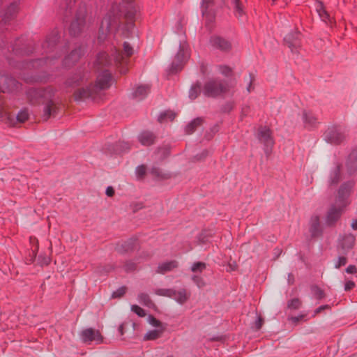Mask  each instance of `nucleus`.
Masks as SVG:
<instances>
[{
	"instance_id": "e433bc0d",
	"label": "nucleus",
	"mask_w": 357,
	"mask_h": 357,
	"mask_svg": "<svg viewBox=\"0 0 357 357\" xmlns=\"http://www.w3.org/2000/svg\"><path fill=\"white\" fill-rule=\"evenodd\" d=\"M176 116V114L171 111V110H167V111H165L162 113L160 114V115L158 116V121L162 123L163 121H165V120H170V121H173L174 119Z\"/></svg>"
},
{
	"instance_id": "a18cd8bd",
	"label": "nucleus",
	"mask_w": 357,
	"mask_h": 357,
	"mask_svg": "<svg viewBox=\"0 0 357 357\" xmlns=\"http://www.w3.org/2000/svg\"><path fill=\"white\" fill-rule=\"evenodd\" d=\"M137 268V264L132 261H128L123 266V269L126 272L129 273L135 271Z\"/></svg>"
},
{
	"instance_id": "f257e3e1",
	"label": "nucleus",
	"mask_w": 357,
	"mask_h": 357,
	"mask_svg": "<svg viewBox=\"0 0 357 357\" xmlns=\"http://www.w3.org/2000/svg\"><path fill=\"white\" fill-rule=\"evenodd\" d=\"M137 12L133 0H123L119 5L113 4L109 11L101 22L98 40L103 42L109 33L120 29L121 19L123 17L126 23L122 27L125 37L129 38L135 32V19Z\"/></svg>"
},
{
	"instance_id": "4468645a",
	"label": "nucleus",
	"mask_w": 357,
	"mask_h": 357,
	"mask_svg": "<svg viewBox=\"0 0 357 357\" xmlns=\"http://www.w3.org/2000/svg\"><path fill=\"white\" fill-rule=\"evenodd\" d=\"M19 2L14 1L6 9L0 12V23L7 24L16 16Z\"/></svg>"
},
{
	"instance_id": "aec40b11",
	"label": "nucleus",
	"mask_w": 357,
	"mask_h": 357,
	"mask_svg": "<svg viewBox=\"0 0 357 357\" xmlns=\"http://www.w3.org/2000/svg\"><path fill=\"white\" fill-rule=\"evenodd\" d=\"M83 54L84 50L80 47L73 50L68 55L64 58L63 61V66L65 67H70L74 65L79 61Z\"/></svg>"
},
{
	"instance_id": "cd10ccee",
	"label": "nucleus",
	"mask_w": 357,
	"mask_h": 357,
	"mask_svg": "<svg viewBox=\"0 0 357 357\" xmlns=\"http://www.w3.org/2000/svg\"><path fill=\"white\" fill-rule=\"evenodd\" d=\"M155 135L150 131H143L138 135V140L143 146H150L153 144Z\"/></svg>"
},
{
	"instance_id": "423d86ee",
	"label": "nucleus",
	"mask_w": 357,
	"mask_h": 357,
	"mask_svg": "<svg viewBox=\"0 0 357 357\" xmlns=\"http://www.w3.org/2000/svg\"><path fill=\"white\" fill-rule=\"evenodd\" d=\"M228 85L220 79H210L205 84L202 92L205 96L215 98L226 93Z\"/></svg>"
},
{
	"instance_id": "864d4df0",
	"label": "nucleus",
	"mask_w": 357,
	"mask_h": 357,
	"mask_svg": "<svg viewBox=\"0 0 357 357\" xmlns=\"http://www.w3.org/2000/svg\"><path fill=\"white\" fill-rule=\"evenodd\" d=\"M355 282L352 280H347L344 283V289L346 291H350L355 287Z\"/></svg>"
},
{
	"instance_id": "774afa93",
	"label": "nucleus",
	"mask_w": 357,
	"mask_h": 357,
	"mask_svg": "<svg viewBox=\"0 0 357 357\" xmlns=\"http://www.w3.org/2000/svg\"><path fill=\"white\" fill-rule=\"evenodd\" d=\"M351 227L353 229H357V220H354L351 222Z\"/></svg>"
},
{
	"instance_id": "a211bd4d",
	"label": "nucleus",
	"mask_w": 357,
	"mask_h": 357,
	"mask_svg": "<svg viewBox=\"0 0 357 357\" xmlns=\"http://www.w3.org/2000/svg\"><path fill=\"white\" fill-rule=\"evenodd\" d=\"M257 137L258 139L267 148L272 146L274 144L271 137V131L267 127H260L258 130Z\"/></svg>"
},
{
	"instance_id": "9d476101",
	"label": "nucleus",
	"mask_w": 357,
	"mask_h": 357,
	"mask_svg": "<svg viewBox=\"0 0 357 357\" xmlns=\"http://www.w3.org/2000/svg\"><path fill=\"white\" fill-rule=\"evenodd\" d=\"M354 186L355 181L354 180L347 181L341 184L336 198L337 206L344 208L350 204L349 197Z\"/></svg>"
},
{
	"instance_id": "052dcab7",
	"label": "nucleus",
	"mask_w": 357,
	"mask_h": 357,
	"mask_svg": "<svg viewBox=\"0 0 357 357\" xmlns=\"http://www.w3.org/2000/svg\"><path fill=\"white\" fill-rule=\"evenodd\" d=\"M233 108V103L232 102H229L227 104H226L224 107V111L225 112H229L230 110H231Z\"/></svg>"
},
{
	"instance_id": "39448f33",
	"label": "nucleus",
	"mask_w": 357,
	"mask_h": 357,
	"mask_svg": "<svg viewBox=\"0 0 357 357\" xmlns=\"http://www.w3.org/2000/svg\"><path fill=\"white\" fill-rule=\"evenodd\" d=\"M26 96L31 105H44L43 119L47 120L52 114L56 112V105L52 100V94L45 90L29 89L26 92Z\"/></svg>"
},
{
	"instance_id": "412c9836",
	"label": "nucleus",
	"mask_w": 357,
	"mask_h": 357,
	"mask_svg": "<svg viewBox=\"0 0 357 357\" xmlns=\"http://www.w3.org/2000/svg\"><path fill=\"white\" fill-rule=\"evenodd\" d=\"M0 121L5 122L8 126H13L15 118L5 109V100L3 96L0 95Z\"/></svg>"
},
{
	"instance_id": "de8ad7c7",
	"label": "nucleus",
	"mask_w": 357,
	"mask_h": 357,
	"mask_svg": "<svg viewBox=\"0 0 357 357\" xmlns=\"http://www.w3.org/2000/svg\"><path fill=\"white\" fill-rule=\"evenodd\" d=\"M126 287H121L112 293V298H121L126 294Z\"/></svg>"
},
{
	"instance_id": "4c0bfd02",
	"label": "nucleus",
	"mask_w": 357,
	"mask_h": 357,
	"mask_svg": "<svg viewBox=\"0 0 357 357\" xmlns=\"http://www.w3.org/2000/svg\"><path fill=\"white\" fill-rule=\"evenodd\" d=\"M162 333V330H151L148 331L145 335L144 339L145 340H154L160 337L161 333Z\"/></svg>"
},
{
	"instance_id": "f704fd0d",
	"label": "nucleus",
	"mask_w": 357,
	"mask_h": 357,
	"mask_svg": "<svg viewBox=\"0 0 357 357\" xmlns=\"http://www.w3.org/2000/svg\"><path fill=\"white\" fill-rule=\"evenodd\" d=\"M137 301L139 303L146 307H150L153 305V303L151 301L149 295L146 293H140L137 296Z\"/></svg>"
},
{
	"instance_id": "a878e982",
	"label": "nucleus",
	"mask_w": 357,
	"mask_h": 357,
	"mask_svg": "<svg viewBox=\"0 0 357 357\" xmlns=\"http://www.w3.org/2000/svg\"><path fill=\"white\" fill-rule=\"evenodd\" d=\"M315 10L317 13H318L320 19L324 22L325 23H330L331 22V18L330 17V15L326 11L323 3L321 1H316L315 4Z\"/></svg>"
},
{
	"instance_id": "79ce46f5",
	"label": "nucleus",
	"mask_w": 357,
	"mask_h": 357,
	"mask_svg": "<svg viewBox=\"0 0 357 357\" xmlns=\"http://www.w3.org/2000/svg\"><path fill=\"white\" fill-rule=\"evenodd\" d=\"M301 305V302L297 298L291 299L290 301H289V302L287 303L288 307L289 309H293V310L298 309L300 307Z\"/></svg>"
},
{
	"instance_id": "7c9ffc66",
	"label": "nucleus",
	"mask_w": 357,
	"mask_h": 357,
	"mask_svg": "<svg viewBox=\"0 0 357 357\" xmlns=\"http://www.w3.org/2000/svg\"><path fill=\"white\" fill-rule=\"evenodd\" d=\"M150 87L148 84L138 86L132 93V98L137 100L144 99L149 93Z\"/></svg>"
},
{
	"instance_id": "5701e85b",
	"label": "nucleus",
	"mask_w": 357,
	"mask_h": 357,
	"mask_svg": "<svg viewBox=\"0 0 357 357\" xmlns=\"http://www.w3.org/2000/svg\"><path fill=\"white\" fill-rule=\"evenodd\" d=\"M302 119L305 128L307 129L315 128L318 123L317 118L315 116L314 114L310 110L303 111Z\"/></svg>"
},
{
	"instance_id": "680f3d73",
	"label": "nucleus",
	"mask_w": 357,
	"mask_h": 357,
	"mask_svg": "<svg viewBox=\"0 0 357 357\" xmlns=\"http://www.w3.org/2000/svg\"><path fill=\"white\" fill-rule=\"evenodd\" d=\"M303 317V315H301V316H298V317H291L290 318V319L294 322V323H297L301 319H302Z\"/></svg>"
},
{
	"instance_id": "bb28decb",
	"label": "nucleus",
	"mask_w": 357,
	"mask_h": 357,
	"mask_svg": "<svg viewBox=\"0 0 357 357\" xmlns=\"http://www.w3.org/2000/svg\"><path fill=\"white\" fill-rule=\"evenodd\" d=\"M355 243V236L351 234H345L340 239V245L344 251L351 249Z\"/></svg>"
},
{
	"instance_id": "4be33fe9",
	"label": "nucleus",
	"mask_w": 357,
	"mask_h": 357,
	"mask_svg": "<svg viewBox=\"0 0 357 357\" xmlns=\"http://www.w3.org/2000/svg\"><path fill=\"white\" fill-rule=\"evenodd\" d=\"M138 246L137 238H130L121 244L117 245L116 250L120 253L132 252Z\"/></svg>"
},
{
	"instance_id": "2f4dec72",
	"label": "nucleus",
	"mask_w": 357,
	"mask_h": 357,
	"mask_svg": "<svg viewBox=\"0 0 357 357\" xmlns=\"http://www.w3.org/2000/svg\"><path fill=\"white\" fill-rule=\"evenodd\" d=\"M178 266V262L176 260H172L160 264L158 266L157 273L164 274L171 271Z\"/></svg>"
},
{
	"instance_id": "69168bd1",
	"label": "nucleus",
	"mask_w": 357,
	"mask_h": 357,
	"mask_svg": "<svg viewBox=\"0 0 357 357\" xmlns=\"http://www.w3.org/2000/svg\"><path fill=\"white\" fill-rule=\"evenodd\" d=\"M257 329H259L262 325V319L261 318H258L255 322Z\"/></svg>"
},
{
	"instance_id": "72a5a7b5",
	"label": "nucleus",
	"mask_w": 357,
	"mask_h": 357,
	"mask_svg": "<svg viewBox=\"0 0 357 357\" xmlns=\"http://www.w3.org/2000/svg\"><path fill=\"white\" fill-rule=\"evenodd\" d=\"M340 171L341 165L340 164H337L330 173L328 181L330 185H333L338 183L340 178Z\"/></svg>"
},
{
	"instance_id": "37998d69",
	"label": "nucleus",
	"mask_w": 357,
	"mask_h": 357,
	"mask_svg": "<svg viewBox=\"0 0 357 357\" xmlns=\"http://www.w3.org/2000/svg\"><path fill=\"white\" fill-rule=\"evenodd\" d=\"M206 268V264L204 262L198 261L192 264L191 271L192 272H202Z\"/></svg>"
},
{
	"instance_id": "3c124183",
	"label": "nucleus",
	"mask_w": 357,
	"mask_h": 357,
	"mask_svg": "<svg viewBox=\"0 0 357 357\" xmlns=\"http://www.w3.org/2000/svg\"><path fill=\"white\" fill-rule=\"evenodd\" d=\"M149 323L154 326V327H160L161 326V322L157 319L156 318H155L153 316H149Z\"/></svg>"
},
{
	"instance_id": "b1692460",
	"label": "nucleus",
	"mask_w": 357,
	"mask_h": 357,
	"mask_svg": "<svg viewBox=\"0 0 357 357\" xmlns=\"http://www.w3.org/2000/svg\"><path fill=\"white\" fill-rule=\"evenodd\" d=\"M343 209L340 206L337 208L335 206H333L328 212L326 223L328 225H334L340 218Z\"/></svg>"
},
{
	"instance_id": "6ab92c4d",
	"label": "nucleus",
	"mask_w": 357,
	"mask_h": 357,
	"mask_svg": "<svg viewBox=\"0 0 357 357\" xmlns=\"http://www.w3.org/2000/svg\"><path fill=\"white\" fill-rule=\"evenodd\" d=\"M29 45L25 42L24 38L21 37L17 38L13 45V51L17 55L29 54L32 52V50H29Z\"/></svg>"
},
{
	"instance_id": "c03bdc74",
	"label": "nucleus",
	"mask_w": 357,
	"mask_h": 357,
	"mask_svg": "<svg viewBox=\"0 0 357 357\" xmlns=\"http://www.w3.org/2000/svg\"><path fill=\"white\" fill-rule=\"evenodd\" d=\"M200 91V86L199 85L192 86L189 91V98L191 100H195Z\"/></svg>"
},
{
	"instance_id": "6e6552de",
	"label": "nucleus",
	"mask_w": 357,
	"mask_h": 357,
	"mask_svg": "<svg viewBox=\"0 0 357 357\" xmlns=\"http://www.w3.org/2000/svg\"><path fill=\"white\" fill-rule=\"evenodd\" d=\"M155 294L158 296L173 298L180 305L185 303L190 296V293L185 288L178 290L174 289H157L155 290Z\"/></svg>"
},
{
	"instance_id": "20e7f679",
	"label": "nucleus",
	"mask_w": 357,
	"mask_h": 357,
	"mask_svg": "<svg viewBox=\"0 0 357 357\" xmlns=\"http://www.w3.org/2000/svg\"><path fill=\"white\" fill-rule=\"evenodd\" d=\"M112 76L108 70H103L96 79L94 85L90 84L86 88H82L75 92V99L82 100L86 98H94L101 90L109 89L112 84Z\"/></svg>"
},
{
	"instance_id": "e2e57ef3",
	"label": "nucleus",
	"mask_w": 357,
	"mask_h": 357,
	"mask_svg": "<svg viewBox=\"0 0 357 357\" xmlns=\"http://www.w3.org/2000/svg\"><path fill=\"white\" fill-rule=\"evenodd\" d=\"M252 82V77H251V75H249L248 84V86H247V91H248V93H250L251 91Z\"/></svg>"
},
{
	"instance_id": "c756f323",
	"label": "nucleus",
	"mask_w": 357,
	"mask_h": 357,
	"mask_svg": "<svg viewBox=\"0 0 357 357\" xmlns=\"http://www.w3.org/2000/svg\"><path fill=\"white\" fill-rule=\"evenodd\" d=\"M77 0H63L59 6L60 12L65 16L68 17L73 13V7L75 4Z\"/></svg>"
},
{
	"instance_id": "13d9d810",
	"label": "nucleus",
	"mask_w": 357,
	"mask_h": 357,
	"mask_svg": "<svg viewBox=\"0 0 357 357\" xmlns=\"http://www.w3.org/2000/svg\"><path fill=\"white\" fill-rule=\"evenodd\" d=\"M105 193L108 197H112L114 194V190L112 186H108L106 189Z\"/></svg>"
},
{
	"instance_id": "f8f14e48",
	"label": "nucleus",
	"mask_w": 357,
	"mask_h": 357,
	"mask_svg": "<svg viewBox=\"0 0 357 357\" xmlns=\"http://www.w3.org/2000/svg\"><path fill=\"white\" fill-rule=\"evenodd\" d=\"M21 84L13 77L0 74V91L11 93L17 91Z\"/></svg>"
},
{
	"instance_id": "bf43d9fd",
	"label": "nucleus",
	"mask_w": 357,
	"mask_h": 357,
	"mask_svg": "<svg viewBox=\"0 0 357 357\" xmlns=\"http://www.w3.org/2000/svg\"><path fill=\"white\" fill-rule=\"evenodd\" d=\"M208 151H206V150L202 151L200 155H196L197 160H199L202 159L203 158H205L208 155Z\"/></svg>"
},
{
	"instance_id": "49530a36",
	"label": "nucleus",
	"mask_w": 357,
	"mask_h": 357,
	"mask_svg": "<svg viewBox=\"0 0 357 357\" xmlns=\"http://www.w3.org/2000/svg\"><path fill=\"white\" fill-rule=\"evenodd\" d=\"M131 310L140 317L146 316L145 310L137 305H132L131 306Z\"/></svg>"
},
{
	"instance_id": "1a4fd4ad",
	"label": "nucleus",
	"mask_w": 357,
	"mask_h": 357,
	"mask_svg": "<svg viewBox=\"0 0 357 357\" xmlns=\"http://www.w3.org/2000/svg\"><path fill=\"white\" fill-rule=\"evenodd\" d=\"M86 8L85 4L79 5L75 13V20L69 27V33L72 36H78L86 24Z\"/></svg>"
},
{
	"instance_id": "338daca9",
	"label": "nucleus",
	"mask_w": 357,
	"mask_h": 357,
	"mask_svg": "<svg viewBox=\"0 0 357 357\" xmlns=\"http://www.w3.org/2000/svg\"><path fill=\"white\" fill-rule=\"evenodd\" d=\"M151 172H152L153 174H155V176H161V174H160V170H159V169H158V168H155V167H154V168H153V169H151Z\"/></svg>"
},
{
	"instance_id": "c9c22d12",
	"label": "nucleus",
	"mask_w": 357,
	"mask_h": 357,
	"mask_svg": "<svg viewBox=\"0 0 357 357\" xmlns=\"http://www.w3.org/2000/svg\"><path fill=\"white\" fill-rule=\"evenodd\" d=\"M202 118H196L190 121L185 127V132L187 134H191L194 132L195 128L200 126L202 123Z\"/></svg>"
},
{
	"instance_id": "473e14b6",
	"label": "nucleus",
	"mask_w": 357,
	"mask_h": 357,
	"mask_svg": "<svg viewBox=\"0 0 357 357\" xmlns=\"http://www.w3.org/2000/svg\"><path fill=\"white\" fill-rule=\"evenodd\" d=\"M88 76L86 74L81 75L80 73L76 74L73 77L68 78L66 82L68 86H75L79 85L80 82H82L84 80L87 79Z\"/></svg>"
},
{
	"instance_id": "a19ab883",
	"label": "nucleus",
	"mask_w": 357,
	"mask_h": 357,
	"mask_svg": "<svg viewBox=\"0 0 357 357\" xmlns=\"http://www.w3.org/2000/svg\"><path fill=\"white\" fill-rule=\"evenodd\" d=\"M218 71L225 77H230L232 74V69L225 65H220L218 66Z\"/></svg>"
},
{
	"instance_id": "9b49d317",
	"label": "nucleus",
	"mask_w": 357,
	"mask_h": 357,
	"mask_svg": "<svg viewBox=\"0 0 357 357\" xmlns=\"http://www.w3.org/2000/svg\"><path fill=\"white\" fill-rule=\"evenodd\" d=\"M201 10L206 25L210 28L215 20V0H202Z\"/></svg>"
},
{
	"instance_id": "58836bf2",
	"label": "nucleus",
	"mask_w": 357,
	"mask_h": 357,
	"mask_svg": "<svg viewBox=\"0 0 357 357\" xmlns=\"http://www.w3.org/2000/svg\"><path fill=\"white\" fill-rule=\"evenodd\" d=\"M311 291L314 297L317 300H321L325 297L324 291L317 286H312L311 287Z\"/></svg>"
},
{
	"instance_id": "7ed1b4c3",
	"label": "nucleus",
	"mask_w": 357,
	"mask_h": 357,
	"mask_svg": "<svg viewBox=\"0 0 357 357\" xmlns=\"http://www.w3.org/2000/svg\"><path fill=\"white\" fill-rule=\"evenodd\" d=\"M60 36L57 29L53 30L46 38L45 40L41 45V50H36L40 52L42 54H49L55 52L54 55H47L45 57L39 58L35 60H32L29 62H26L24 64L25 69H35L38 66H42L43 64L52 65L53 61L61 56V51L57 48V42Z\"/></svg>"
},
{
	"instance_id": "8fccbe9b",
	"label": "nucleus",
	"mask_w": 357,
	"mask_h": 357,
	"mask_svg": "<svg viewBox=\"0 0 357 357\" xmlns=\"http://www.w3.org/2000/svg\"><path fill=\"white\" fill-rule=\"evenodd\" d=\"M22 79H24L25 82H31H31H41L43 80V79L40 77H38V76L28 77V76L24 75L22 77Z\"/></svg>"
},
{
	"instance_id": "6e6d98bb",
	"label": "nucleus",
	"mask_w": 357,
	"mask_h": 357,
	"mask_svg": "<svg viewBox=\"0 0 357 357\" xmlns=\"http://www.w3.org/2000/svg\"><path fill=\"white\" fill-rule=\"evenodd\" d=\"M345 271L348 274H356L357 273V268L354 265H349L347 267Z\"/></svg>"
},
{
	"instance_id": "5fc2aeb1",
	"label": "nucleus",
	"mask_w": 357,
	"mask_h": 357,
	"mask_svg": "<svg viewBox=\"0 0 357 357\" xmlns=\"http://www.w3.org/2000/svg\"><path fill=\"white\" fill-rule=\"evenodd\" d=\"M192 280L197 284L198 287H202L204 285V282L202 281V279L197 276V275H193L192 277Z\"/></svg>"
},
{
	"instance_id": "f3484780",
	"label": "nucleus",
	"mask_w": 357,
	"mask_h": 357,
	"mask_svg": "<svg viewBox=\"0 0 357 357\" xmlns=\"http://www.w3.org/2000/svg\"><path fill=\"white\" fill-rule=\"evenodd\" d=\"M80 336L84 342L95 341L96 343L99 344L102 342V337L100 332L91 328H86L82 331Z\"/></svg>"
},
{
	"instance_id": "393cba45",
	"label": "nucleus",
	"mask_w": 357,
	"mask_h": 357,
	"mask_svg": "<svg viewBox=\"0 0 357 357\" xmlns=\"http://www.w3.org/2000/svg\"><path fill=\"white\" fill-rule=\"evenodd\" d=\"M233 6L234 15L241 20H243L245 16L244 1L231 0Z\"/></svg>"
},
{
	"instance_id": "ea45409f",
	"label": "nucleus",
	"mask_w": 357,
	"mask_h": 357,
	"mask_svg": "<svg viewBox=\"0 0 357 357\" xmlns=\"http://www.w3.org/2000/svg\"><path fill=\"white\" fill-rule=\"evenodd\" d=\"M29 112L26 109H21L16 116V119L20 123L25 122L29 119Z\"/></svg>"
},
{
	"instance_id": "ddd939ff",
	"label": "nucleus",
	"mask_w": 357,
	"mask_h": 357,
	"mask_svg": "<svg viewBox=\"0 0 357 357\" xmlns=\"http://www.w3.org/2000/svg\"><path fill=\"white\" fill-rule=\"evenodd\" d=\"M326 142L333 144H340L344 139L345 135L342 130L337 127L328 128L324 133Z\"/></svg>"
},
{
	"instance_id": "dca6fc26",
	"label": "nucleus",
	"mask_w": 357,
	"mask_h": 357,
	"mask_svg": "<svg viewBox=\"0 0 357 357\" xmlns=\"http://www.w3.org/2000/svg\"><path fill=\"white\" fill-rule=\"evenodd\" d=\"M211 46L222 52H228L231 48V43L226 38L219 36H213L210 39Z\"/></svg>"
},
{
	"instance_id": "2eb2a0df",
	"label": "nucleus",
	"mask_w": 357,
	"mask_h": 357,
	"mask_svg": "<svg viewBox=\"0 0 357 357\" xmlns=\"http://www.w3.org/2000/svg\"><path fill=\"white\" fill-rule=\"evenodd\" d=\"M301 35L299 31H294L289 33L284 38V40L288 45V47L290 48L292 52H296L298 51V49L301 45Z\"/></svg>"
},
{
	"instance_id": "0e129e2a",
	"label": "nucleus",
	"mask_w": 357,
	"mask_h": 357,
	"mask_svg": "<svg viewBox=\"0 0 357 357\" xmlns=\"http://www.w3.org/2000/svg\"><path fill=\"white\" fill-rule=\"evenodd\" d=\"M119 145L122 147L123 151H126L130 149L128 143L123 142H120Z\"/></svg>"
},
{
	"instance_id": "4d7b16f0",
	"label": "nucleus",
	"mask_w": 357,
	"mask_h": 357,
	"mask_svg": "<svg viewBox=\"0 0 357 357\" xmlns=\"http://www.w3.org/2000/svg\"><path fill=\"white\" fill-rule=\"evenodd\" d=\"M329 307V305H321L319 306V307H317L314 312V315L313 316H315L316 314L320 313L321 312H322L323 310H324L325 309H328Z\"/></svg>"
},
{
	"instance_id": "c85d7f7f",
	"label": "nucleus",
	"mask_w": 357,
	"mask_h": 357,
	"mask_svg": "<svg viewBox=\"0 0 357 357\" xmlns=\"http://www.w3.org/2000/svg\"><path fill=\"white\" fill-rule=\"evenodd\" d=\"M310 232L311 234L312 237H317L321 234L319 216H312L310 219Z\"/></svg>"
},
{
	"instance_id": "09e8293b",
	"label": "nucleus",
	"mask_w": 357,
	"mask_h": 357,
	"mask_svg": "<svg viewBox=\"0 0 357 357\" xmlns=\"http://www.w3.org/2000/svg\"><path fill=\"white\" fill-rule=\"evenodd\" d=\"M347 262V259L346 257L341 256L339 257L337 261L335 264V268H340L341 266L346 265Z\"/></svg>"
},
{
	"instance_id": "f03ea898",
	"label": "nucleus",
	"mask_w": 357,
	"mask_h": 357,
	"mask_svg": "<svg viewBox=\"0 0 357 357\" xmlns=\"http://www.w3.org/2000/svg\"><path fill=\"white\" fill-rule=\"evenodd\" d=\"M133 53V47L128 42H124L123 53L119 52L116 47L112 50L111 54L106 52H100L94 62V68L97 70H100L105 67L122 66L120 72L121 74H125L127 73L128 68L124 67L123 65L127 64V58L132 56Z\"/></svg>"
},
{
	"instance_id": "0eeeda50",
	"label": "nucleus",
	"mask_w": 357,
	"mask_h": 357,
	"mask_svg": "<svg viewBox=\"0 0 357 357\" xmlns=\"http://www.w3.org/2000/svg\"><path fill=\"white\" fill-rule=\"evenodd\" d=\"M190 57L189 47L187 43L180 41L179 49L175 56V60L172 63L169 67V71L172 73H176L181 70L184 63Z\"/></svg>"
},
{
	"instance_id": "603ef678",
	"label": "nucleus",
	"mask_w": 357,
	"mask_h": 357,
	"mask_svg": "<svg viewBox=\"0 0 357 357\" xmlns=\"http://www.w3.org/2000/svg\"><path fill=\"white\" fill-rule=\"evenodd\" d=\"M135 172L139 177H142L146 173V167L143 165H139L137 167Z\"/></svg>"
}]
</instances>
